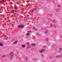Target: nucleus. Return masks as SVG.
Returning a JSON list of instances; mask_svg holds the SVG:
<instances>
[{
    "label": "nucleus",
    "instance_id": "1",
    "mask_svg": "<svg viewBox=\"0 0 62 62\" xmlns=\"http://www.w3.org/2000/svg\"><path fill=\"white\" fill-rule=\"evenodd\" d=\"M24 26L23 25H18L17 27L18 28H23L24 27Z\"/></svg>",
    "mask_w": 62,
    "mask_h": 62
},
{
    "label": "nucleus",
    "instance_id": "2",
    "mask_svg": "<svg viewBox=\"0 0 62 62\" xmlns=\"http://www.w3.org/2000/svg\"><path fill=\"white\" fill-rule=\"evenodd\" d=\"M14 53L13 52H11L10 53L9 55H10L11 56H13L14 55Z\"/></svg>",
    "mask_w": 62,
    "mask_h": 62
},
{
    "label": "nucleus",
    "instance_id": "3",
    "mask_svg": "<svg viewBox=\"0 0 62 62\" xmlns=\"http://www.w3.org/2000/svg\"><path fill=\"white\" fill-rule=\"evenodd\" d=\"M31 31H28V33H27L26 34V35L27 36H29V35L30 33H31Z\"/></svg>",
    "mask_w": 62,
    "mask_h": 62
},
{
    "label": "nucleus",
    "instance_id": "4",
    "mask_svg": "<svg viewBox=\"0 0 62 62\" xmlns=\"http://www.w3.org/2000/svg\"><path fill=\"white\" fill-rule=\"evenodd\" d=\"M14 10H16L18 9V7L16 6H15L13 8Z\"/></svg>",
    "mask_w": 62,
    "mask_h": 62
},
{
    "label": "nucleus",
    "instance_id": "5",
    "mask_svg": "<svg viewBox=\"0 0 62 62\" xmlns=\"http://www.w3.org/2000/svg\"><path fill=\"white\" fill-rule=\"evenodd\" d=\"M5 1L4 0H1V1H0V4L1 3L2 4V3H3Z\"/></svg>",
    "mask_w": 62,
    "mask_h": 62
},
{
    "label": "nucleus",
    "instance_id": "6",
    "mask_svg": "<svg viewBox=\"0 0 62 62\" xmlns=\"http://www.w3.org/2000/svg\"><path fill=\"white\" fill-rule=\"evenodd\" d=\"M44 49H42L39 52H40V53H41L42 52H44Z\"/></svg>",
    "mask_w": 62,
    "mask_h": 62
},
{
    "label": "nucleus",
    "instance_id": "7",
    "mask_svg": "<svg viewBox=\"0 0 62 62\" xmlns=\"http://www.w3.org/2000/svg\"><path fill=\"white\" fill-rule=\"evenodd\" d=\"M48 31V30L47 29L44 32L45 34H46V33H47Z\"/></svg>",
    "mask_w": 62,
    "mask_h": 62
},
{
    "label": "nucleus",
    "instance_id": "8",
    "mask_svg": "<svg viewBox=\"0 0 62 62\" xmlns=\"http://www.w3.org/2000/svg\"><path fill=\"white\" fill-rule=\"evenodd\" d=\"M33 29H34V30L35 31H37V29H36V28H35V27H33Z\"/></svg>",
    "mask_w": 62,
    "mask_h": 62
},
{
    "label": "nucleus",
    "instance_id": "9",
    "mask_svg": "<svg viewBox=\"0 0 62 62\" xmlns=\"http://www.w3.org/2000/svg\"><path fill=\"white\" fill-rule=\"evenodd\" d=\"M31 45H33V46L34 47L35 46H35V45H36V44H35L33 43L32 44H31Z\"/></svg>",
    "mask_w": 62,
    "mask_h": 62
},
{
    "label": "nucleus",
    "instance_id": "10",
    "mask_svg": "<svg viewBox=\"0 0 62 62\" xmlns=\"http://www.w3.org/2000/svg\"><path fill=\"white\" fill-rule=\"evenodd\" d=\"M15 11L14 10L13 11V13H12L13 14H15Z\"/></svg>",
    "mask_w": 62,
    "mask_h": 62
},
{
    "label": "nucleus",
    "instance_id": "11",
    "mask_svg": "<svg viewBox=\"0 0 62 62\" xmlns=\"http://www.w3.org/2000/svg\"><path fill=\"white\" fill-rule=\"evenodd\" d=\"M53 26L54 27V28H56V25H55V24H54L53 25Z\"/></svg>",
    "mask_w": 62,
    "mask_h": 62
},
{
    "label": "nucleus",
    "instance_id": "12",
    "mask_svg": "<svg viewBox=\"0 0 62 62\" xmlns=\"http://www.w3.org/2000/svg\"><path fill=\"white\" fill-rule=\"evenodd\" d=\"M21 47H23V48H24L25 47V46L24 45H21Z\"/></svg>",
    "mask_w": 62,
    "mask_h": 62
},
{
    "label": "nucleus",
    "instance_id": "13",
    "mask_svg": "<svg viewBox=\"0 0 62 62\" xmlns=\"http://www.w3.org/2000/svg\"><path fill=\"white\" fill-rule=\"evenodd\" d=\"M17 42H18V41H15V42H14V44H16V43Z\"/></svg>",
    "mask_w": 62,
    "mask_h": 62
},
{
    "label": "nucleus",
    "instance_id": "14",
    "mask_svg": "<svg viewBox=\"0 0 62 62\" xmlns=\"http://www.w3.org/2000/svg\"><path fill=\"white\" fill-rule=\"evenodd\" d=\"M2 57L3 58L5 57H6V55H3L2 56Z\"/></svg>",
    "mask_w": 62,
    "mask_h": 62
},
{
    "label": "nucleus",
    "instance_id": "15",
    "mask_svg": "<svg viewBox=\"0 0 62 62\" xmlns=\"http://www.w3.org/2000/svg\"><path fill=\"white\" fill-rule=\"evenodd\" d=\"M59 50L60 51H61V47H60L59 48Z\"/></svg>",
    "mask_w": 62,
    "mask_h": 62
},
{
    "label": "nucleus",
    "instance_id": "16",
    "mask_svg": "<svg viewBox=\"0 0 62 62\" xmlns=\"http://www.w3.org/2000/svg\"><path fill=\"white\" fill-rule=\"evenodd\" d=\"M27 44L29 45L28 46V47H29V43H28V42H27Z\"/></svg>",
    "mask_w": 62,
    "mask_h": 62
},
{
    "label": "nucleus",
    "instance_id": "17",
    "mask_svg": "<svg viewBox=\"0 0 62 62\" xmlns=\"http://www.w3.org/2000/svg\"><path fill=\"white\" fill-rule=\"evenodd\" d=\"M58 57H59V56L58 55H57V56H55V57H56V58Z\"/></svg>",
    "mask_w": 62,
    "mask_h": 62
},
{
    "label": "nucleus",
    "instance_id": "18",
    "mask_svg": "<svg viewBox=\"0 0 62 62\" xmlns=\"http://www.w3.org/2000/svg\"><path fill=\"white\" fill-rule=\"evenodd\" d=\"M54 21H55V20H53L52 21V23H54Z\"/></svg>",
    "mask_w": 62,
    "mask_h": 62
},
{
    "label": "nucleus",
    "instance_id": "19",
    "mask_svg": "<svg viewBox=\"0 0 62 62\" xmlns=\"http://www.w3.org/2000/svg\"><path fill=\"white\" fill-rule=\"evenodd\" d=\"M3 46V44L0 43V46Z\"/></svg>",
    "mask_w": 62,
    "mask_h": 62
},
{
    "label": "nucleus",
    "instance_id": "20",
    "mask_svg": "<svg viewBox=\"0 0 62 62\" xmlns=\"http://www.w3.org/2000/svg\"><path fill=\"white\" fill-rule=\"evenodd\" d=\"M31 12H34V10H31Z\"/></svg>",
    "mask_w": 62,
    "mask_h": 62
},
{
    "label": "nucleus",
    "instance_id": "21",
    "mask_svg": "<svg viewBox=\"0 0 62 62\" xmlns=\"http://www.w3.org/2000/svg\"><path fill=\"white\" fill-rule=\"evenodd\" d=\"M49 16H50V17H52V15H49Z\"/></svg>",
    "mask_w": 62,
    "mask_h": 62
},
{
    "label": "nucleus",
    "instance_id": "22",
    "mask_svg": "<svg viewBox=\"0 0 62 62\" xmlns=\"http://www.w3.org/2000/svg\"><path fill=\"white\" fill-rule=\"evenodd\" d=\"M53 26V24H51L50 26Z\"/></svg>",
    "mask_w": 62,
    "mask_h": 62
},
{
    "label": "nucleus",
    "instance_id": "23",
    "mask_svg": "<svg viewBox=\"0 0 62 62\" xmlns=\"http://www.w3.org/2000/svg\"><path fill=\"white\" fill-rule=\"evenodd\" d=\"M57 7H60V6L59 5H58L57 6Z\"/></svg>",
    "mask_w": 62,
    "mask_h": 62
},
{
    "label": "nucleus",
    "instance_id": "24",
    "mask_svg": "<svg viewBox=\"0 0 62 62\" xmlns=\"http://www.w3.org/2000/svg\"><path fill=\"white\" fill-rule=\"evenodd\" d=\"M34 60H36V59H34Z\"/></svg>",
    "mask_w": 62,
    "mask_h": 62
},
{
    "label": "nucleus",
    "instance_id": "25",
    "mask_svg": "<svg viewBox=\"0 0 62 62\" xmlns=\"http://www.w3.org/2000/svg\"><path fill=\"white\" fill-rule=\"evenodd\" d=\"M26 60H27V58H26Z\"/></svg>",
    "mask_w": 62,
    "mask_h": 62
},
{
    "label": "nucleus",
    "instance_id": "26",
    "mask_svg": "<svg viewBox=\"0 0 62 62\" xmlns=\"http://www.w3.org/2000/svg\"><path fill=\"white\" fill-rule=\"evenodd\" d=\"M4 36H5V37H6V35H4Z\"/></svg>",
    "mask_w": 62,
    "mask_h": 62
},
{
    "label": "nucleus",
    "instance_id": "27",
    "mask_svg": "<svg viewBox=\"0 0 62 62\" xmlns=\"http://www.w3.org/2000/svg\"><path fill=\"white\" fill-rule=\"evenodd\" d=\"M60 53H61V52H60V51H59Z\"/></svg>",
    "mask_w": 62,
    "mask_h": 62
},
{
    "label": "nucleus",
    "instance_id": "28",
    "mask_svg": "<svg viewBox=\"0 0 62 62\" xmlns=\"http://www.w3.org/2000/svg\"><path fill=\"white\" fill-rule=\"evenodd\" d=\"M47 40H48V39H47Z\"/></svg>",
    "mask_w": 62,
    "mask_h": 62
},
{
    "label": "nucleus",
    "instance_id": "29",
    "mask_svg": "<svg viewBox=\"0 0 62 62\" xmlns=\"http://www.w3.org/2000/svg\"><path fill=\"white\" fill-rule=\"evenodd\" d=\"M42 29H43V28H42Z\"/></svg>",
    "mask_w": 62,
    "mask_h": 62
},
{
    "label": "nucleus",
    "instance_id": "30",
    "mask_svg": "<svg viewBox=\"0 0 62 62\" xmlns=\"http://www.w3.org/2000/svg\"><path fill=\"white\" fill-rule=\"evenodd\" d=\"M11 58H12V57H11Z\"/></svg>",
    "mask_w": 62,
    "mask_h": 62
},
{
    "label": "nucleus",
    "instance_id": "31",
    "mask_svg": "<svg viewBox=\"0 0 62 62\" xmlns=\"http://www.w3.org/2000/svg\"><path fill=\"white\" fill-rule=\"evenodd\" d=\"M57 11H58V10H57Z\"/></svg>",
    "mask_w": 62,
    "mask_h": 62
}]
</instances>
